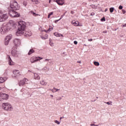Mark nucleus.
Wrapping results in <instances>:
<instances>
[{
	"label": "nucleus",
	"mask_w": 126,
	"mask_h": 126,
	"mask_svg": "<svg viewBox=\"0 0 126 126\" xmlns=\"http://www.w3.org/2000/svg\"><path fill=\"white\" fill-rule=\"evenodd\" d=\"M24 84H25V83L24 82V81L22 80H21L20 82H19V86H22V85H24Z\"/></svg>",
	"instance_id": "nucleus-23"
},
{
	"label": "nucleus",
	"mask_w": 126,
	"mask_h": 126,
	"mask_svg": "<svg viewBox=\"0 0 126 126\" xmlns=\"http://www.w3.org/2000/svg\"><path fill=\"white\" fill-rule=\"evenodd\" d=\"M122 27H123V28H124V27H126V24H125L124 25H122Z\"/></svg>",
	"instance_id": "nucleus-39"
},
{
	"label": "nucleus",
	"mask_w": 126,
	"mask_h": 126,
	"mask_svg": "<svg viewBox=\"0 0 126 126\" xmlns=\"http://www.w3.org/2000/svg\"><path fill=\"white\" fill-rule=\"evenodd\" d=\"M51 97H54V95H53L52 94L50 95Z\"/></svg>",
	"instance_id": "nucleus-50"
},
{
	"label": "nucleus",
	"mask_w": 126,
	"mask_h": 126,
	"mask_svg": "<svg viewBox=\"0 0 126 126\" xmlns=\"http://www.w3.org/2000/svg\"><path fill=\"white\" fill-rule=\"evenodd\" d=\"M54 123H55V124H57V125H60L61 124V123L58 120H55Z\"/></svg>",
	"instance_id": "nucleus-31"
},
{
	"label": "nucleus",
	"mask_w": 126,
	"mask_h": 126,
	"mask_svg": "<svg viewBox=\"0 0 126 126\" xmlns=\"http://www.w3.org/2000/svg\"><path fill=\"white\" fill-rule=\"evenodd\" d=\"M53 1H55L57 2L59 5H63L64 4V0H53Z\"/></svg>",
	"instance_id": "nucleus-12"
},
{
	"label": "nucleus",
	"mask_w": 126,
	"mask_h": 126,
	"mask_svg": "<svg viewBox=\"0 0 126 126\" xmlns=\"http://www.w3.org/2000/svg\"><path fill=\"white\" fill-rule=\"evenodd\" d=\"M94 126H98L97 125H94Z\"/></svg>",
	"instance_id": "nucleus-53"
},
{
	"label": "nucleus",
	"mask_w": 126,
	"mask_h": 126,
	"mask_svg": "<svg viewBox=\"0 0 126 126\" xmlns=\"http://www.w3.org/2000/svg\"><path fill=\"white\" fill-rule=\"evenodd\" d=\"M123 13L125 14V13H126V10H123Z\"/></svg>",
	"instance_id": "nucleus-41"
},
{
	"label": "nucleus",
	"mask_w": 126,
	"mask_h": 126,
	"mask_svg": "<svg viewBox=\"0 0 126 126\" xmlns=\"http://www.w3.org/2000/svg\"><path fill=\"white\" fill-rule=\"evenodd\" d=\"M60 120H62V117H61Z\"/></svg>",
	"instance_id": "nucleus-55"
},
{
	"label": "nucleus",
	"mask_w": 126,
	"mask_h": 126,
	"mask_svg": "<svg viewBox=\"0 0 126 126\" xmlns=\"http://www.w3.org/2000/svg\"><path fill=\"white\" fill-rule=\"evenodd\" d=\"M48 36L47 34H45V36H41V38L43 40H46L48 38Z\"/></svg>",
	"instance_id": "nucleus-25"
},
{
	"label": "nucleus",
	"mask_w": 126,
	"mask_h": 126,
	"mask_svg": "<svg viewBox=\"0 0 126 126\" xmlns=\"http://www.w3.org/2000/svg\"><path fill=\"white\" fill-rule=\"evenodd\" d=\"M35 52V51H34V50L33 49H31L29 53H28V55H32V54H33V53H34Z\"/></svg>",
	"instance_id": "nucleus-24"
},
{
	"label": "nucleus",
	"mask_w": 126,
	"mask_h": 126,
	"mask_svg": "<svg viewBox=\"0 0 126 126\" xmlns=\"http://www.w3.org/2000/svg\"><path fill=\"white\" fill-rule=\"evenodd\" d=\"M63 18V17H61L60 19H58V20H56L55 21V23H57V22H58V21H60V20H61V19H62Z\"/></svg>",
	"instance_id": "nucleus-32"
},
{
	"label": "nucleus",
	"mask_w": 126,
	"mask_h": 126,
	"mask_svg": "<svg viewBox=\"0 0 126 126\" xmlns=\"http://www.w3.org/2000/svg\"><path fill=\"white\" fill-rule=\"evenodd\" d=\"M106 104H107V105H110L111 106H112V102H106Z\"/></svg>",
	"instance_id": "nucleus-34"
},
{
	"label": "nucleus",
	"mask_w": 126,
	"mask_h": 126,
	"mask_svg": "<svg viewBox=\"0 0 126 126\" xmlns=\"http://www.w3.org/2000/svg\"><path fill=\"white\" fill-rule=\"evenodd\" d=\"M2 88L1 87H0V90H1Z\"/></svg>",
	"instance_id": "nucleus-52"
},
{
	"label": "nucleus",
	"mask_w": 126,
	"mask_h": 126,
	"mask_svg": "<svg viewBox=\"0 0 126 126\" xmlns=\"http://www.w3.org/2000/svg\"><path fill=\"white\" fill-rule=\"evenodd\" d=\"M51 15H53V12H51L48 14V16H51Z\"/></svg>",
	"instance_id": "nucleus-35"
},
{
	"label": "nucleus",
	"mask_w": 126,
	"mask_h": 126,
	"mask_svg": "<svg viewBox=\"0 0 126 126\" xmlns=\"http://www.w3.org/2000/svg\"><path fill=\"white\" fill-rule=\"evenodd\" d=\"M0 14H2V12H1V11H0Z\"/></svg>",
	"instance_id": "nucleus-47"
},
{
	"label": "nucleus",
	"mask_w": 126,
	"mask_h": 126,
	"mask_svg": "<svg viewBox=\"0 0 126 126\" xmlns=\"http://www.w3.org/2000/svg\"><path fill=\"white\" fill-rule=\"evenodd\" d=\"M13 73L14 74V77H17L18 76L21 75L20 71H19V70H14L13 71Z\"/></svg>",
	"instance_id": "nucleus-11"
},
{
	"label": "nucleus",
	"mask_w": 126,
	"mask_h": 126,
	"mask_svg": "<svg viewBox=\"0 0 126 126\" xmlns=\"http://www.w3.org/2000/svg\"><path fill=\"white\" fill-rule=\"evenodd\" d=\"M71 23L74 26H82V25H79V23L77 21H72Z\"/></svg>",
	"instance_id": "nucleus-14"
},
{
	"label": "nucleus",
	"mask_w": 126,
	"mask_h": 126,
	"mask_svg": "<svg viewBox=\"0 0 126 126\" xmlns=\"http://www.w3.org/2000/svg\"><path fill=\"white\" fill-rule=\"evenodd\" d=\"M71 13L72 14H73V13H74V12H73V11H71Z\"/></svg>",
	"instance_id": "nucleus-44"
},
{
	"label": "nucleus",
	"mask_w": 126,
	"mask_h": 126,
	"mask_svg": "<svg viewBox=\"0 0 126 126\" xmlns=\"http://www.w3.org/2000/svg\"><path fill=\"white\" fill-rule=\"evenodd\" d=\"M10 7L11 8V9H10L9 11V15H10V16H20L19 13L14 11L19 9V6L16 1L12 0L11 1Z\"/></svg>",
	"instance_id": "nucleus-1"
},
{
	"label": "nucleus",
	"mask_w": 126,
	"mask_h": 126,
	"mask_svg": "<svg viewBox=\"0 0 126 126\" xmlns=\"http://www.w3.org/2000/svg\"><path fill=\"white\" fill-rule=\"evenodd\" d=\"M25 28H26V22L23 21H19L18 22V30L16 32V35L19 36L24 34Z\"/></svg>",
	"instance_id": "nucleus-2"
},
{
	"label": "nucleus",
	"mask_w": 126,
	"mask_h": 126,
	"mask_svg": "<svg viewBox=\"0 0 126 126\" xmlns=\"http://www.w3.org/2000/svg\"><path fill=\"white\" fill-rule=\"evenodd\" d=\"M88 41H89V42H92V41H93V39H88Z\"/></svg>",
	"instance_id": "nucleus-40"
},
{
	"label": "nucleus",
	"mask_w": 126,
	"mask_h": 126,
	"mask_svg": "<svg viewBox=\"0 0 126 126\" xmlns=\"http://www.w3.org/2000/svg\"><path fill=\"white\" fill-rule=\"evenodd\" d=\"M7 18H8L6 16H0V22H3V21H5Z\"/></svg>",
	"instance_id": "nucleus-13"
},
{
	"label": "nucleus",
	"mask_w": 126,
	"mask_h": 126,
	"mask_svg": "<svg viewBox=\"0 0 126 126\" xmlns=\"http://www.w3.org/2000/svg\"><path fill=\"white\" fill-rule=\"evenodd\" d=\"M54 35L56 37H61V34L58 33V32H55L54 33Z\"/></svg>",
	"instance_id": "nucleus-26"
},
{
	"label": "nucleus",
	"mask_w": 126,
	"mask_h": 126,
	"mask_svg": "<svg viewBox=\"0 0 126 126\" xmlns=\"http://www.w3.org/2000/svg\"><path fill=\"white\" fill-rule=\"evenodd\" d=\"M53 28L50 27L49 29L47 31L44 30L43 31H44V32H46V33H50V32H51V31H52V30H53Z\"/></svg>",
	"instance_id": "nucleus-21"
},
{
	"label": "nucleus",
	"mask_w": 126,
	"mask_h": 126,
	"mask_svg": "<svg viewBox=\"0 0 126 126\" xmlns=\"http://www.w3.org/2000/svg\"><path fill=\"white\" fill-rule=\"evenodd\" d=\"M40 84H41V85H43L45 86L47 84V83L44 80H42L41 81H40Z\"/></svg>",
	"instance_id": "nucleus-19"
},
{
	"label": "nucleus",
	"mask_w": 126,
	"mask_h": 126,
	"mask_svg": "<svg viewBox=\"0 0 126 126\" xmlns=\"http://www.w3.org/2000/svg\"><path fill=\"white\" fill-rule=\"evenodd\" d=\"M52 0H49V3H51V1Z\"/></svg>",
	"instance_id": "nucleus-49"
},
{
	"label": "nucleus",
	"mask_w": 126,
	"mask_h": 126,
	"mask_svg": "<svg viewBox=\"0 0 126 126\" xmlns=\"http://www.w3.org/2000/svg\"><path fill=\"white\" fill-rule=\"evenodd\" d=\"M119 9H123V6L120 5L119 7Z\"/></svg>",
	"instance_id": "nucleus-36"
},
{
	"label": "nucleus",
	"mask_w": 126,
	"mask_h": 126,
	"mask_svg": "<svg viewBox=\"0 0 126 126\" xmlns=\"http://www.w3.org/2000/svg\"><path fill=\"white\" fill-rule=\"evenodd\" d=\"M8 60H9V64L10 65H13V62L11 60V59L10 58V57H8Z\"/></svg>",
	"instance_id": "nucleus-18"
},
{
	"label": "nucleus",
	"mask_w": 126,
	"mask_h": 126,
	"mask_svg": "<svg viewBox=\"0 0 126 126\" xmlns=\"http://www.w3.org/2000/svg\"><path fill=\"white\" fill-rule=\"evenodd\" d=\"M6 80H7V77H0V83H3Z\"/></svg>",
	"instance_id": "nucleus-15"
},
{
	"label": "nucleus",
	"mask_w": 126,
	"mask_h": 126,
	"mask_svg": "<svg viewBox=\"0 0 126 126\" xmlns=\"http://www.w3.org/2000/svg\"><path fill=\"white\" fill-rule=\"evenodd\" d=\"M90 126H95V124H91Z\"/></svg>",
	"instance_id": "nucleus-48"
},
{
	"label": "nucleus",
	"mask_w": 126,
	"mask_h": 126,
	"mask_svg": "<svg viewBox=\"0 0 126 126\" xmlns=\"http://www.w3.org/2000/svg\"><path fill=\"white\" fill-rule=\"evenodd\" d=\"M49 41H50L49 45H50V46L51 47H54V46H55V44H54V43H53L52 41H51L50 40Z\"/></svg>",
	"instance_id": "nucleus-28"
},
{
	"label": "nucleus",
	"mask_w": 126,
	"mask_h": 126,
	"mask_svg": "<svg viewBox=\"0 0 126 126\" xmlns=\"http://www.w3.org/2000/svg\"><path fill=\"white\" fill-rule=\"evenodd\" d=\"M23 81H24V82L25 83H27V82H28V79H26V78H24Z\"/></svg>",
	"instance_id": "nucleus-30"
},
{
	"label": "nucleus",
	"mask_w": 126,
	"mask_h": 126,
	"mask_svg": "<svg viewBox=\"0 0 126 126\" xmlns=\"http://www.w3.org/2000/svg\"><path fill=\"white\" fill-rule=\"evenodd\" d=\"M48 18H50V17H49V16H48Z\"/></svg>",
	"instance_id": "nucleus-56"
},
{
	"label": "nucleus",
	"mask_w": 126,
	"mask_h": 126,
	"mask_svg": "<svg viewBox=\"0 0 126 126\" xmlns=\"http://www.w3.org/2000/svg\"><path fill=\"white\" fill-rule=\"evenodd\" d=\"M28 72H31V70H29Z\"/></svg>",
	"instance_id": "nucleus-51"
},
{
	"label": "nucleus",
	"mask_w": 126,
	"mask_h": 126,
	"mask_svg": "<svg viewBox=\"0 0 126 126\" xmlns=\"http://www.w3.org/2000/svg\"><path fill=\"white\" fill-rule=\"evenodd\" d=\"M41 60H43V58L40 57L32 56L31 58L30 61L31 63H36L38 62V61H40Z\"/></svg>",
	"instance_id": "nucleus-5"
},
{
	"label": "nucleus",
	"mask_w": 126,
	"mask_h": 126,
	"mask_svg": "<svg viewBox=\"0 0 126 126\" xmlns=\"http://www.w3.org/2000/svg\"><path fill=\"white\" fill-rule=\"evenodd\" d=\"M61 37H63V35L62 34H60V37H61Z\"/></svg>",
	"instance_id": "nucleus-45"
},
{
	"label": "nucleus",
	"mask_w": 126,
	"mask_h": 126,
	"mask_svg": "<svg viewBox=\"0 0 126 126\" xmlns=\"http://www.w3.org/2000/svg\"><path fill=\"white\" fill-rule=\"evenodd\" d=\"M8 99V94L2 93H0V101L3 100H7Z\"/></svg>",
	"instance_id": "nucleus-8"
},
{
	"label": "nucleus",
	"mask_w": 126,
	"mask_h": 126,
	"mask_svg": "<svg viewBox=\"0 0 126 126\" xmlns=\"http://www.w3.org/2000/svg\"><path fill=\"white\" fill-rule=\"evenodd\" d=\"M25 34L28 37H30V36H32V33L31 31H28L26 32Z\"/></svg>",
	"instance_id": "nucleus-16"
},
{
	"label": "nucleus",
	"mask_w": 126,
	"mask_h": 126,
	"mask_svg": "<svg viewBox=\"0 0 126 126\" xmlns=\"http://www.w3.org/2000/svg\"><path fill=\"white\" fill-rule=\"evenodd\" d=\"M58 100H62V97H59Z\"/></svg>",
	"instance_id": "nucleus-42"
},
{
	"label": "nucleus",
	"mask_w": 126,
	"mask_h": 126,
	"mask_svg": "<svg viewBox=\"0 0 126 126\" xmlns=\"http://www.w3.org/2000/svg\"><path fill=\"white\" fill-rule=\"evenodd\" d=\"M12 39V35L9 34L7 35L5 38L4 45H5V46H7V45L9 44V42L10 41V40H11Z\"/></svg>",
	"instance_id": "nucleus-7"
},
{
	"label": "nucleus",
	"mask_w": 126,
	"mask_h": 126,
	"mask_svg": "<svg viewBox=\"0 0 126 126\" xmlns=\"http://www.w3.org/2000/svg\"><path fill=\"white\" fill-rule=\"evenodd\" d=\"M115 9V8L114 7H111L109 9L110 10V12L112 13L114 11V10Z\"/></svg>",
	"instance_id": "nucleus-29"
},
{
	"label": "nucleus",
	"mask_w": 126,
	"mask_h": 126,
	"mask_svg": "<svg viewBox=\"0 0 126 126\" xmlns=\"http://www.w3.org/2000/svg\"><path fill=\"white\" fill-rule=\"evenodd\" d=\"M2 108L5 111H12L13 107L9 103H3L2 104Z\"/></svg>",
	"instance_id": "nucleus-4"
},
{
	"label": "nucleus",
	"mask_w": 126,
	"mask_h": 126,
	"mask_svg": "<svg viewBox=\"0 0 126 126\" xmlns=\"http://www.w3.org/2000/svg\"><path fill=\"white\" fill-rule=\"evenodd\" d=\"M100 20H101V21H102V22L106 21V19H105V17H103L102 18H101V19H100Z\"/></svg>",
	"instance_id": "nucleus-33"
},
{
	"label": "nucleus",
	"mask_w": 126,
	"mask_h": 126,
	"mask_svg": "<svg viewBox=\"0 0 126 126\" xmlns=\"http://www.w3.org/2000/svg\"><path fill=\"white\" fill-rule=\"evenodd\" d=\"M13 42L16 47H20V46H21V40L19 38H14Z\"/></svg>",
	"instance_id": "nucleus-6"
},
{
	"label": "nucleus",
	"mask_w": 126,
	"mask_h": 126,
	"mask_svg": "<svg viewBox=\"0 0 126 126\" xmlns=\"http://www.w3.org/2000/svg\"><path fill=\"white\" fill-rule=\"evenodd\" d=\"M77 63H81V61H78Z\"/></svg>",
	"instance_id": "nucleus-46"
},
{
	"label": "nucleus",
	"mask_w": 126,
	"mask_h": 126,
	"mask_svg": "<svg viewBox=\"0 0 126 126\" xmlns=\"http://www.w3.org/2000/svg\"><path fill=\"white\" fill-rule=\"evenodd\" d=\"M8 30L7 29L6 27H5L4 25H3L0 29V32L1 34L2 35H4V34H5L6 32H7Z\"/></svg>",
	"instance_id": "nucleus-9"
},
{
	"label": "nucleus",
	"mask_w": 126,
	"mask_h": 126,
	"mask_svg": "<svg viewBox=\"0 0 126 126\" xmlns=\"http://www.w3.org/2000/svg\"><path fill=\"white\" fill-rule=\"evenodd\" d=\"M50 90L53 92V93H55V92H58V91H60V89H58L55 88Z\"/></svg>",
	"instance_id": "nucleus-20"
},
{
	"label": "nucleus",
	"mask_w": 126,
	"mask_h": 126,
	"mask_svg": "<svg viewBox=\"0 0 126 126\" xmlns=\"http://www.w3.org/2000/svg\"><path fill=\"white\" fill-rule=\"evenodd\" d=\"M30 14H32V15H33V16H37V15H40L39 14H36L35 12H34L32 11L30 12Z\"/></svg>",
	"instance_id": "nucleus-22"
},
{
	"label": "nucleus",
	"mask_w": 126,
	"mask_h": 126,
	"mask_svg": "<svg viewBox=\"0 0 126 126\" xmlns=\"http://www.w3.org/2000/svg\"><path fill=\"white\" fill-rule=\"evenodd\" d=\"M44 62H50V59H45Z\"/></svg>",
	"instance_id": "nucleus-37"
},
{
	"label": "nucleus",
	"mask_w": 126,
	"mask_h": 126,
	"mask_svg": "<svg viewBox=\"0 0 126 126\" xmlns=\"http://www.w3.org/2000/svg\"><path fill=\"white\" fill-rule=\"evenodd\" d=\"M77 41H74V44H75V45H77Z\"/></svg>",
	"instance_id": "nucleus-38"
},
{
	"label": "nucleus",
	"mask_w": 126,
	"mask_h": 126,
	"mask_svg": "<svg viewBox=\"0 0 126 126\" xmlns=\"http://www.w3.org/2000/svg\"><path fill=\"white\" fill-rule=\"evenodd\" d=\"M107 9H106L105 10V11H107Z\"/></svg>",
	"instance_id": "nucleus-54"
},
{
	"label": "nucleus",
	"mask_w": 126,
	"mask_h": 126,
	"mask_svg": "<svg viewBox=\"0 0 126 126\" xmlns=\"http://www.w3.org/2000/svg\"><path fill=\"white\" fill-rule=\"evenodd\" d=\"M94 13H91V15H92V16L94 15Z\"/></svg>",
	"instance_id": "nucleus-43"
},
{
	"label": "nucleus",
	"mask_w": 126,
	"mask_h": 126,
	"mask_svg": "<svg viewBox=\"0 0 126 126\" xmlns=\"http://www.w3.org/2000/svg\"><path fill=\"white\" fill-rule=\"evenodd\" d=\"M4 26L7 28L8 31H9L10 29H14V28L16 27V24L13 21H10L6 25Z\"/></svg>",
	"instance_id": "nucleus-3"
},
{
	"label": "nucleus",
	"mask_w": 126,
	"mask_h": 126,
	"mask_svg": "<svg viewBox=\"0 0 126 126\" xmlns=\"http://www.w3.org/2000/svg\"><path fill=\"white\" fill-rule=\"evenodd\" d=\"M19 54V51H17V48H12V55L14 56V57H16V56H18Z\"/></svg>",
	"instance_id": "nucleus-10"
},
{
	"label": "nucleus",
	"mask_w": 126,
	"mask_h": 126,
	"mask_svg": "<svg viewBox=\"0 0 126 126\" xmlns=\"http://www.w3.org/2000/svg\"><path fill=\"white\" fill-rule=\"evenodd\" d=\"M94 65H96V66H99V65H100V63H99V62H94Z\"/></svg>",
	"instance_id": "nucleus-27"
},
{
	"label": "nucleus",
	"mask_w": 126,
	"mask_h": 126,
	"mask_svg": "<svg viewBox=\"0 0 126 126\" xmlns=\"http://www.w3.org/2000/svg\"><path fill=\"white\" fill-rule=\"evenodd\" d=\"M34 79H36L37 80H40V76H39L37 73H34Z\"/></svg>",
	"instance_id": "nucleus-17"
}]
</instances>
